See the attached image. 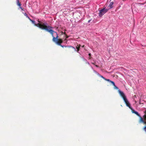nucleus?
Instances as JSON below:
<instances>
[{
	"mask_svg": "<svg viewBox=\"0 0 146 146\" xmlns=\"http://www.w3.org/2000/svg\"><path fill=\"white\" fill-rule=\"evenodd\" d=\"M144 129L146 131V126L144 128Z\"/></svg>",
	"mask_w": 146,
	"mask_h": 146,
	"instance_id": "nucleus-20",
	"label": "nucleus"
},
{
	"mask_svg": "<svg viewBox=\"0 0 146 146\" xmlns=\"http://www.w3.org/2000/svg\"><path fill=\"white\" fill-rule=\"evenodd\" d=\"M65 47L66 48V50H67V51H69V50L70 48V47L72 48L73 49H75V48L74 47H72V46H65Z\"/></svg>",
	"mask_w": 146,
	"mask_h": 146,
	"instance_id": "nucleus-7",
	"label": "nucleus"
},
{
	"mask_svg": "<svg viewBox=\"0 0 146 146\" xmlns=\"http://www.w3.org/2000/svg\"><path fill=\"white\" fill-rule=\"evenodd\" d=\"M118 92H119V94L123 98L127 106L129 107H129H131L130 105L129 102L127 100L124 93L120 91V90H118Z\"/></svg>",
	"mask_w": 146,
	"mask_h": 146,
	"instance_id": "nucleus-3",
	"label": "nucleus"
},
{
	"mask_svg": "<svg viewBox=\"0 0 146 146\" xmlns=\"http://www.w3.org/2000/svg\"><path fill=\"white\" fill-rule=\"evenodd\" d=\"M110 82L112 83L113 86H115V84L113 82L111 81Z\"/></svg>",
	"mask_w": 146,
	"mask_h": 146,
	"instance_id": "nucleus-13",
	"label": "nucleus"
},
{
	"mask_svg": "<svg viewBox=\"0 0 146 146\" xmlns=\"http://www.w3.org/2000/svg\"><path fill=\"white\" fill-rule=\"evenodd\" d=\"M30 21V20H31L30 18H29V17L28 16V17H27Z\"/></svg>",
	"mask_w": 146,
	"mask_h": 146,
	"instance_id": "nucleus-18",
	"label": "nucleus"
},
{
	"mask_svg": "<svg viewBox=\"0 0 146 146\" xmlns=\"http://www.w3.org/2000/svg\"><path fill=\"white\" fill-rule=\"evenodd\" d=\"M24 15H25V16H26V17H28V15H27L26 13H24Z\"/></svg>",
	"mask_w": 146,
	"mask_h": 146,
	"instance_id": "nucleus-15",
	"label": "nucleus"
},
{
	"mask_svg": "<svg viewBox=\"0 0 146 146\" xmlns=\"http://www.w3.org/2000/svg\"><path fill=\"white\" fill-rule=\"evenodd\" d=\"M114 86V88L115 89H118V88L116 86H115H115Z\"/></svg>",
	"mask_w": 146,
	"mask_h": 146,
	"instance_id": "nucleus-16",
	"label": "nucleus"
},
{
	"mask_svg": "<svg viewBox=\"0 0 146 146\" xmlns=\"http://www.w3.org/2000/svg\"><path fill=\"white\" fill-rule=\"evenodd\" d=\"M17 3L18 5V6H19L20 7H21V4L20 3H19V0H17Z\"/></svg>",
	"mask_w": 146,
	"mask_h": 146,
	"instance_id": "nucleus-10",
	"label": "nucleus"
},
{
	"mask_svg": "<svg viewBox=\"0 0 146 146\" xmlns=\"http://www.w3.org/2000/svg\"><path fill=\"white\" fill-rule=\"evenodd\" d=\"M80 47V44L77 45L76 46V48L77 49V51L78 52L79 50V49Z\"/></svg>",
	"mask_w": 146,
	"mask_h": 146,
	"instance_id": "nucleus-9",
	"label": "nucleus"
},
{
	"mask_svg": "<svg viewBox=\"0 0 146 146\" xmlns=\"http://www.w3.org/2000/svg\"><path fill=\"white\" fill-rule=\"evenodd\" d=\"M30 21H31L32 22V23L35 25V24L36 23H35V21L32 20H30Z\"/></svg>",
	"mask_w": 146,
	"mask_h": 146,
	"instance_id": "nucleus-12",
	"label": "nucleus"
},
{
	"mask_svg": "<svg viewBox=\"0 0 146 146\" xmlns=\"http://www.w3.org/2000/svg\"><path fill=\"white\" fill-rule=\"evenodd\" d=\"M20 8L22 10H23V9L21 7H20Z\"/></svg>",
	"mask_w": 146,
	"mask_h": 146,
	"instance_id": "nucleus-19",
	"label": "nucleus"
},
{
	"mask_svg": "<svg viewBox=\"0 0 146 146\" xmlns=\"http://www.w3.org/2000/svg\"><path fill=\"white\" fill-rule=\"evenodd\" d=\"M129 108L131 110V112L133 113H134L136 114L139 117H140V115L138 113V112L137 111H135L131 107H129Z\"/></svg>",
	"mask_w": 146,
	"mask_h": 146,
	"instance_id": "nucleus-5",
	"label": "nucleus"
},
{
	"mask_svg": "<svg viewBox=\"0 0 146 146\" xmlns=\"http://www.w3.org/2000/svg\"><path fill=\"white\" fill-rule=\"evenodd\" d=\"M59 45L61 47H64V45H61V44H60V45Z\"/></svg>",
	"mask_w": 146,
	"mask_h": 146,
	"instance_id": "nucleus-17",
	"label": "nucleus"
},
{
	"mask_svg": "<svg viewBox=\"0 0 146 146\" xmlns=\"http://www.w3.org/2000/svg\"><path fill=\"white\" fill-rule=\"evenodd\" d=\"M52 32L49 33L51 34L53 37L52 40L56 44L58 45H60L62 43L63 40L62 39H58V36L57 33L52 29Z\"/></svg>",
	"mask_w": 146,
	"mask_h": 146,
	"instance_id": "nucleus-1",
	"label": "nucleus"
},
{
	"mask_svg": "<svg viewBox=\"0 0 146 146\" xmlns=\"http://www.w3.org/2000/svg\"><path fill=\"white\" fill-rule=\"evenodd\" d=\"M35 25L42 29L45 30L49 33H51L52 31V27L49 26H47L44 23L42 24L40 23H38L37 24H35Z\"/></svg>",
	"mask_w": 146,
	"mask_h": 146,
	"instance_id": "nucleus-2",
	"label": "nucleus"
},
{
	"mask_svg": "<svg viewBox=\"0 0 146 146\" xmlns=\"http://www.w3.org/2000/svg\"><path fill=\"white\" fill-rule=\"evenodd\" d=\"M89 55L90 56H91V54H90V53H89Z\"/></svg>",
	"mask_w": 146,
	"mask_h": 146,
	"instance_id": "nucleus-21",
	"label": "nucleus"
},
{
	"mask_svg": "<svg viewBox=\"0 0 146 146\" xmlns=\"http://www.w3.org/2000/svg\"><path fill=\"white\" fill-rule=\"evenodd\" d=\"M98 75L100 77L102 78H103L105 80V78H104V77H103L102 76L100 75L99 74H98Z\"/></svg>",
	"mask_w": 146,
	"mask_h": 146,
	"instance_id": "nucleus-11",
	"label": "nucleus"
},
{
	"mask_svg": "<svg viewBox=\"0 0 146 146\" xmlns=\"http://www.w3.org/2000/svg\"><path fill=\"white\" fill-rule=\"evenodd\" d=\"M105 80H106L107 81H108V82H111V80H110L109 79H106V78L105 79Z\"/></svg>",
	"mask_w": 146,
	"mask_h": 146,
	"instance_id": "nucleus-14",
	"label": "nucleus"
},
{
	"mask_svg": "<svg viewBox=\"0 0 146 146\" xmlns=\"http://www.w3.org/2000/svg\"><path fill=\"white\" fill-rule=\"evenodd\" d=\"M84 45H83L82 47H84Z\"/></svg>",
	"mask_w": 146,
	"mask_h": 146,
	"instance_id": "nucleus-22",
	"label": "nucleus"
},
{
	"mask_svg": "<svg viewBox=\"0 0 146 146\" xmlns=\"http://www.w3.org/2000/svg\"><path fill=\"white\" fill-rule=\"evenodd\" d=\"M108 10V9H105V8H104L102 9L100 11V12L99 13V16L100 17H102V16L106 13Z\"/></svg>",
	"mask_w": 146,
	"mask_h": 146,
	"instance_id": "nucleus-4",
	"label": "nucleus"
},
{
	"mask_svg": "<svg viewBox=\"0 0 146 146\" xmlns=\"http://www.w3.org/2000/svg\"><path fill=\"white\" fill-rule=\"evenodd\" d=\"M90 20H89V21H88V22H90Z\"/></svg>",
	"mask_w": 146,
	"mask_h": 146,
	"instance_id": "nucleus-25",
	"label": "nucleus"
},
{
	"mask_svg": "<svg viewBox=\"0 0 146 146\" xmlns=\"http://www.w3.org/2000/svg\"><path fill=\"white\" fill-rule=\"evenodd\" d=\"M113 2H111L110 3V4L108 6V7H109V9H111L113 7Z\"/></svg>",
	"mask_w": 146,
	"mask_h": 146,
	"instance_id": "nucleus-8",
	"label": "nucleus"
},
{
	"mask_svg": "<svg viewBox=\"0 0 146 146\" xmlns=\"http://www.w3.org/2000/svg\"><path fill=\"white\" fill-rule=\"evenodd\" d=\"M68 36H66V38H68Z\"/></svg>",
	"mask_w": 146,
	"mask_h": 146,
	"instance_id": "nucleus-24",
	"label": "nucleus"
},
{
	"mask_svg": "<svg viewBox=\"0 0 146 146\" xmlns=\"http://www.w3.org/2000/svg\"><path fill=\"white\" fill-rule=\"evenodd\" d=\"M95 66L96 67H98V66L97 65H95Z\"/></svg>",
	"mask_w": 146,
	"mask_h": 146,
	"instance_id": "nucleus-23",
	"label": "nucleus"
},
{
	"mask_svg": "<svg viewBox=\"0 0 146 146\" xmlns=\"http://www.w3.org/2000/svg\"><path fill=\"white\" fill-rule=\"evenodd\" d=\"M140 119L139 120V122L140 123H142L144 124H146V121L144 120V119H143V118L140 116Z\"/></svg>",
	"mask_w": 146,
	"mask_h": 146,
	"instance_id": "nucleus-6",
	"label": "nucleus"
}]
</instances>
